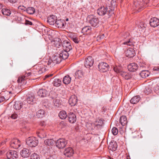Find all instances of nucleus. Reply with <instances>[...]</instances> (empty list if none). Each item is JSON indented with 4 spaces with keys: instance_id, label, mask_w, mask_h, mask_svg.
<instances>
[{
    "instance_id": "nucleus-48",
    "label": "nucleus",
    "mask_w": 159,
    "mask_h": 159,
    "mask_svg": "<svg viewBox=\"0 0 159 159\" xmlns=\"http://www.w3.org/2000/svg\"><path fill=\"white\" fill-rule=\"evenodd\" d=\"M71 39L75 43H78L80 41L79 39L77 37H76L74 36L71 37Z\"/></svg>"
},
{
    "instance_id": "nucleus-24",
    "label": "nucleus",
    "mask_w": 159,
    "mask_h": 159,
    "mask_svg": "<svg viewBox=\"0 0 159 159\" xmlns=\"http://www.w3.org/2000/svg\"><path fill=\"white\" fill-rule=\"evenodd\" d=\"M38 95L41 97H44L48 94L47 91L44 89H40L37 92Z\"/></svg>"
},
{
    "instance_id": "nucleus-46",
    "label": "nucleus",
    "mask_w": 159,
    "mask_h": 159,
    "mask_svg": "<svg viewBox=\"0 0 159 159\" xmlns=\"http://www.w3.org/2000/svg\"><path fill=\"white\" fill-rule=\"evenodd\" d=\"M111 132L114 135H116L118 134V129L116 127H113L111 130Z\"/></svg>"
},
{
    "instance_id": "nucleus-63",
    "label": "nucleus",
    "mask_w": 159,
    "mask_h": 159,
    "mask_svg": "<svg viewBox=\"0 0 159 159\" xmlns=\"http://www.w3.org/2000/svg\"><path fill=\"white\" fill-rule=\"evenodd\" d=\"M143 2L144 4H147L149 2L148 0H143Z\"/></svg>"
},
{
    "instance_id": "nucleus-31",
    "label": "nucleus",
    "mask_w": 159,
    "mask_h": 159,
    "mask_svg": "<svg viewBox=\"0 0 159 159\" xmlns=\"http://www.w3.org/2000/svg\"><path fill=\"white\" fill-rule=\"evenodd\" d=\"M127 122V118L125 116H122L120 118V123L122 126L125 125Z\"/></svg>"
},
{
    "instance_id": "nucleus-55",
    "label": "nucleus",
    "mask_w": 159,
    "mask_h": 159,
    "mask_svg": "<svg viewBox=\"0 0 159 159\" xmlns=\"http://www.w3.org/2000/svg\"><path fill=\"white\" fill-rule=\"evenodd\" d=\"M25 24L26 25H32V23L29 20H26L25 21Z\"/></svg>"
},
{
    "instance_id": "nucleus-7",
    "label": "nucleus",
    "mask_w": 159,
    "mask_h": 159,
    "mask_svg": "<svg viewBox=\"0 0 159 159\" xmlns=\"http://www.w3.org/2000/svg\"><path fill=\"white\" fill-rule=\"evenodd\" d=\"M94 61L91 56H88L86 58L84 61V66L86 68H89L93 66Z\"/></svg>"
},
{
    "instance_id": "nucleus-51",
    "label": "nucleus",
    "mask_w": 159,
    "mask_h": 159,
    "mask_svg": "<svg viewBox=\"0 0 159 159\" xmlns=\"http://www.w3.org/2000/svg\"><path fill=\"white\" fill-rule=\"evenodd\" d=\"M59 126L61 128H64L66 125V123L64 121H62L59 124Z\"/></svg>"
},
{
    "instance_id": "nucleus-10",
    "label": "nucleus",
    "mask_w": 159,
    "mask_h": 159,
    "mask_svg": "<svg viewBox=\"0 0 159 159\" xmlns=\"http://www.w3.org/2000/svg\"><path fill=\"white\" fill-rule=\"evenodd\" d=\"M8 159H16L18 157V155L16 151L11 150L8 152L7 154Z\"/></svg>"
},
{
    "instance_id": "nucleus-52",
    "label": "nucleus",
    "mask_w": 159,
    "mask_h": 159,
    "mask_svg": "<svg viewBox=\"0 0 159 159\" xmlns=\"http://www.w3.org/2000/svg\"><path fill=\"white\" fill-rule=\"evenodd\" d=\"M18 117V115L17 114L14 113L12 114L10 116L11 118L13 119H16Z\"/></svg>"
},
{
    "instance_id": "nucleus-35",
    "label": "nucleus",
    "mask_w": 159,
    "mask_h": 159,
    "mask_svg": "<svg viewBox=\"0 0 159 159\" xmlns=\"http://www.w3.org/2000/svg\"><path fill=\"white\" fill-rule=\"evenodd\" d=\"M59 116L62 119H66L68 116L67 113L65 111H61L59 114Z\"/></svg>"
},
{
    "instance_id": "nucleus-36",
    "label": "nucleus",
    "mask_w": 159,
    "mask_h": 159,
    "mask_svg": "<svg viewBox=\"0 0 159 159\" xmlns=\"http://www.w3.org/2000/svg\"><path fill=\"white\" fill-rule=\"evenodd\" d=\"M45 111L43 110H39L37 112L36 116L39 118H42L44 116Z\"/></svg>"
},
{
    "instance_id": "nucleus-59",
    "label": "nucleus",
    "mask_w": 159,
    "mask_h": 159,
    "mask_svg": "<svg viewBox=\"0 0 159 159\" xmlns=\"http://www.w3.org/2000/svg\"><path fill=\"white\" fill-rule=\"evenodd\" d=\"M115 2V0H112L111 2V4L112 6L116 5V4L114 3Z\"/></svg>"
},
{
    "instance_id": "nucleus-21",
    "label": "nucleus",
    "mask_w": 159,
    "mask_h": 159,
    "mask_svg": "<svg viewBox=\"0 0 159 159\" xmlns=\"http://www.w3.org/2000/svg\"><path fill=\"white\" fill-rule=\"evenodd\" d=\"M27 98L26 101L29 104H32L34 99V95L33 93L29 92L27 95Z\"/></svg>"
},
{
    "instance_id": "nucleus-58",
    "label": "nucleus",
    "mask_w": 159,
    "mask_h": 159,
    "mask_svg": "<svg viewBox=\"0 0 159 159\" xmlns=\"http://www.w3.org/2000/svg\"><path fill=\"white\" fill-rule=\"evenodd\" d=\"M154 71H159V66H156L154 67L153 69Z\"/></svg>"
},
{
    "instance_id": "nucleus-9",
    "label": "nucleus",
    "mask_w": 159,
    "mask_h": 159,
    "mask_svg": "<svg viewBox=\"0 0 159 159\" xmlns=\"http://www.w3.org/2000/svg\"><path fill=\"white\" fill-rule=\"evenodd\" d=\"M20 141L17 139H14L11 141L10 146L14 148L17 149L20 147Z\"/></svg>"
},
{
    "instance_id": "nucleus-64",
    "label": "nucleus",
    "mask_w": 159,
    "mask_h": 159,
    "mask_svg": "<svg viewBox=\"0 0 159 159\" xmlns=\"http://www.w3.org/2000/svg\"><path fill=\"white\" fill-rule=\"evenodd\" d=\"M40 125L41 126H44L45 125L44 122V121L41 122L40 123Z\"/></svg>"
},
{
    "instance_id": "nucleus-3",
    "label": "nucleus",
    "mask_w": 159,
    "mask_h": 159,
    "mask_svg": "<svg viewBox=\"0 0 159 159\" xmlns=\"http://www.w3.org/2000/svg\"><path fill=\"white\" fill-rule=\"evenodd\" d=\"M62 60L61 58L60 57L58 53L56 55L52 57L51 59L48 60V65H50V66H53L55 64L60 63Z\"/></svg>"
},
{
    "instance_id": "nucleus-12",
    "label": "nucleus",
    "mask_w": 159,
    "mask_h": 159,
    "mask_svg": "<svg viewBox=\"0 0 159 159\" xmlns=\"http://www.w3.org/2000/svg\"><path fill=\"white\" fill-rule=\"evenodd\" d=\"M63 50L69 52L72 49V47L70 42L68 41L65 40L62 44Z\"/></svg>"
},
{
    "instance_id": "nucleus-8",
    "label": "nucleus",
    "mask_w": 159,
    "mask_h": 159,
    "mask_svg": "<svg viewBox=\"0 0 159 159\" xmlns=\"http://www.w3.org/2000/svg\"><path fill=\"white\" fill-rule=\"evenodd\" d=\"M109 67V65L105 62L100 63L98 66L99 70L102 72H105L108 70Z\"/></svg>"
},
{
    "instance_id": "nucleus-45",
    "label": "nucleus",
    "mask_w": 159,
    "mask_h": 159,
    "mask_svg": "<svg viewBox=\"0 0 159 159\" xmlns=\"http://www.w3.org/2000/svg\"><path fill=\"white\" fill-rule=\"evenodd\" d=\"M30 159H40L39 156L36 153H34L30 156Z\"/></svg>"
},
{
    "instance_id": "nucleus-23",
    "label": "nucleus",
    "mask_w": 159,
    "mask_h": 159,
    "mask_svg": "<svg viewBox=\"0 0 159 159\" xmlns=\"http://www.w3.org/2000/svg\"><path fill=\"white\" fill-rule=\"evenodd\" d=\"M117 147V143L116 142H111L110 143L108 146V148L112 151L116 150Z\"/></svg>"
},
{
    "instance_id": "nucleus-62",
    "label": "nucleus",
    "mask_w": 159,
    "mask_h": 159,
    "mask_svg": "<svg viewBox=\"0 0 159 159\" xmlns=\"http://www.w3.org/2000/svg\"><path fill=\"white\" fill-rule=\"evenodd\" d=\"M52 75H53L52 74H49L47 75H46L45 76V79H46L47 78H48L50 77H51Z\"/></svg>"
},
{
    "instance_id": "nucleus-56",
    "label": "nucleus",
    "mask_w": 159,
    "mask_h": 159,
    "mask_svg": "<svg viewBox=\"0 0 159 159\" xmlns=\"http://www.w3.org/2000/svg\"><path fill=\"white\" fill-rule=\"evenodd\" d=\"M154 89L155 90L157 91L159 90V83L156 85Z\"/></svg>"
},
{
    "instance_id": "nucleus-6",
    "label": "nucleus",
    "mask_w": 159,
    "mask_h": 159,
    "mask_svg": "<svg viewBox=\"0 0 159 159\" xmlns=\"http://www.w3.org/2000/svg\"><path fill=\"white\" fill-rule=\"evenodd\" d=\"M67 143V141L65 139H58L56 142V145L59 149L63 148Z\"/></svg>"
},
{
    "instance_id": "nucleus-38",
    "label": "nucleus",
    "mask_w": 159,
    "mask_h": 159,
    "mask_svg": "<svg viewBox=\"0 0 159 159\" xmlns=\"http://www.w3.org/2000/svg\"><path fill=\"white\" fill-rule=\"evenodd\" d=\"M53 85L56 87L59 86L61 84V80L59 79H55L52 83Z\"/></svg>"
},
{
    "instance_id": "nucleus-61",
    "label": "nucleus",
    "mask_w": 159,
    "mask_h": 159,
    "mask_svg": "<svg viewBox=\"0 0 159 159\" xmlns=\"http://www.w3.org/2000/svg\"><path fill=\"white\" fill-rule=\"evenodd\" d=\"M8 1L12 3H15L16 2V0H8Z\"/></svg>"
},
{
    "instance_id": "nucleus-20",
    "label": "nucleus",
    "mask_w": 159,
    "mask_h": 159,
    "mask_svg": "<svg viewBox=\"0 0 159 159\" xmlns=\"http://www.w3.org/2000/svg\"><path fill=\"white\" fill-rule=\"evenodd\" d=\"M77 102V97L75 95L71 96L69 100V102L71 106H74Z\"/></svg>"
},
{
    "instance_id": "nucleus-15",
    "label": "nucleus",
    "mask_w": 159,
    "mask_h": 159,
    "mask_svg": "<svg viewBox=\"0 0 159 159\" xmlns=\"http://www.w3.org/2000/svg\"><path fill=\"white\" fill-rule=\"evenodd\" d=\"M57 20V17L54 15H51L48 17L47 22L50 25H54Z\"/></svg>"
},
{
    "instance_id": "nucleus-41",
    "label": "nucleus",
    "mask_w": 159,
    "mask_h": 159,
    "mask_svg": "<svg viewBox=\"0 0 159 159\" xmlns=\"http://www.w3.org/2000/svg\"><path fill=\"white\" fill-rule=\"evenodd\" d=\"M54 45L57 48H59L61 45V39L57 38L55 41Z\"/></svg>"
},
{
    "instance_id": "nucleus-27",
    "label": "nucleus",
    "mask_w": 159,
    "mask_h": 159,
    "mask_svg": "<svg viewBox=\"0 0 159 159\" xmlns=\"http://www.w3.org/2000/svg\"><path fill=\"white\" fill-rule=\"evenodd\" d=\"M37 134L38 137L41 139L43 138L46 136V134L44 130L41 129L39 132H37Z\"/></svg>"
},
{
    "instance_id": "nucleus-37",
    "label": "nucleus",
    "mask_w": 159,
    "mask_h": 159,
    "mask_svg": "<svg viewBox=\"0 0 159 159\" xmlns=\"http://www.w3.org/2000/svg\"><path fill=\"white\" fill-rule=\"evenodd\" d=\"M44 143L47 145H52L54 144V141L52 139H47L44 141Z\"/></svg>"
},
{
    "instance_id": "nucleus-50",
    "label": "nucleus",
    "mask_w": 159,
    "mask_h": 159,
    "mask_svg": "<svg viewBox=\"0 0 159 159\" xmlns=\"http://www.w3.org/2000/svg\"><path fill=\"white\" fill-rule=\"evenodd\" d=\"M105 36L104 34H103L101 35H99L97 37V41H99L100 40L103 39L104 38Z\"/></svg>"
},
{
    "instance_id": "nucleus-47",
    "label": "nucleus",
    "mask_w": 159,
    "mask_h": 159,
    "mask_svg": "<svg viewBox=\"0 0 159 159\" xmlns=\"http://www.w3.org/2000/svg\"><path fill=\"white\" fill-rule=\"evenodd\" d=\"M25 76H23L21 77H19L17 80L18 83H20L23 81H24L25 80Z\"/></svg>"
},
{
    "instance_id": "nucleus-16",
    "label": "nucleus",
    "mask_w": 159,
    "mask_h": 159,
    "mask_svg": "<svg viewBox=\"0 0 159 159\" xmlns=\"http://www.w3.org/2000/svg\"><path fill=\"white\" fill-rule=\"evenodd\" d=\"M138 65L135 63H130L128 66V69L130 71H135L138 69Z\"/></svg>"
},
{
    "instance_id": "nucleus-43",
    "label": "nucleus",
    "mask_w": 159,
    "mask_h": 159,
    "mask_svg": "<svg viewBox=\"0 0 159 159\" xmlns=\"http://www.w3.org/2000/svg\"><path fill=\"white\" fill-rule=\"evenodd\" d=\"M121 75L126 80H128L131 78V76L128 73L123 71L121 73Z\"/></svg>"
},
{
    "instance_id": "nucleus-30",
    "label": "nucleus",
    "mask_w": 159,
    "mask_h": 159,
    "mask_svg": "<svg viewBox=\"0 0 159 159\" xmlns=\"http://www.w3.org/2000/svg\"><path fill=\"white\" fill-rule=\"evenodd\" d=\"M71 77L68 75H66L63 78V82L65 84H69L71 81Z\"/></svg>"
},
{
    "instance_id": "nucleus-14",
    "label": "nucleus",
    "mask_w": 159,
    "mask_h": 159,
    "mask_svg": "<svg viewBox=\"0 0 159 159\" xmlns=\"http://www.w3.org/2000/svg\"><path fill=\"white\" fill-rule=\"evenodd\" d=\"M149 23L152 27H156L159 25V20L157 18L153 17L150 19Z\"/></svg>"
},
{
    "instance_id": "nucleus-25",
    "label": "nucleus",
    "mask_w": 159,
    "mask_h": 159,
    "mask_svg": "<svg viewBox=\"0 0 159 159\" xmlns=\"http://www.w3.org/2000/svg\"><path fill=\"white\" fill-rule=\"evenodd\" d=\"M91 29L90 26H86L82 29L81 32L84 34H88L91 33Z\"/></svg>"
},
{
    "instance_id": "nucleus-13",
    "label": "nucleus",
    "mask_w": 159,
    "mask_h": 159,
    "mask_svg": "<svg viewBox=\"0 0 159 159\" xmlns=\"http://www.w3.org/2000/svg\"><path fill=\"white\" fill-rule=\"evenodd\" d=\"M69 52L68 51L63 49L62 50L60 51L58 54L60 56V57L62 59L65 60L68 58L69 56Z\"/></svg>"
},
{
    "instance_id": "nucleus-22",
    "label": "nucleus",
    "mask_w": 159,
    "mask_h": 159,
    "mask_svg": "<svg viewBox=\"0 0 159 159\" xmlns=\"http://www.w3.org/2000/svg\"><path fill=\"white\" fill-rule=\"evenodd\" d=\"M84 74L85 73L82 70H78L75 73V78L82 79L84 77Z\"/></svg>"
},
{
    "instance_id": "nucleus-32",
    "label": "nucleus",
    "mask_w": 159,
    "mask_h": 159,
    "mask_svg": "<svg viewBox=\"0 0 159 159\" xmlns=\"http://www.w3.org/2000/svg\"><path fill=\"white\" fill-rule=\"evenodd\" d=\"M149 74V72L146 70H142L140 73V76L143 78H145L148 77Z\"/></svg>"
},
{
    "instance_id": "nucleus-34",
    "label": "nucleus",
    "mask_w": 159,
    "mask_h": 159,
    "mask_svg": "<svg viewBox=\"0 0 159 159\" xmlns=\"http://www.w3.org/2000/svg\"><path fill=\"white\" fill-rule=\"evenodd\" d=\"M147 26L146 24L144 23L143 22H140L139 25H138V26L139 30L143 31V30L145 29Z\"/></svg>"
},
{
    "instance_id": "nucleus-54",
    "label": "nucleus",
    "mask_w": 159,
    "mask_h": 159,
    "mask_svg": "<svg viewBox=\"0 0 159 159\" xmlns=\"http://www.w3.org/2000/svg\"><path fill=\"white\" fill-rule=\"evenodd\" d=\"M18 8L20 9H21V10H23L24 11H26V8L24 6H19L18 7Z\"/></svg>"
},
{
    "instance_id": "nucleus-49",
    "label": "nucleus",
    "mask_w": 159,
    "mask_h": 159,
    "mask_svg": "<svg viewBox=\"0 0 159 159\" xmlns=\"http://www.w3.org/2000/svg\"><path fill=\"white\" fill-rule=\"evenodd\" d=\"M95 124H100V125H102L103 124V120L102 119L98 120L96 121Z\"/></svg>"
},
{
    "instance_id": "nucleus-29",
    "label": "nucleus",
    "mask_w": 159,
    "mask_h": 159,
    "mask_svg": "<svg viewBox=\"0 0 159 159\" xmlns=\"http://www.w3.org/2000/svg\"><path fill=\"white\" fill-rule=\"evenodd\" d=\"M22 103L21 102L19 101H17L15 102L14 105V108L16 110H19L22 107Z\"/></svg>"
},
{
    "instance_id": "nucleus-26",
    "label": "nucleus",
    "mask_w": 159,
    "mask_h": 159,
    "mask_svg": "<svg viewBox=\"0 0 159 159\" xmlns=\"http://www.w3.org/2000/svg\"><path fill=\"white\" fill-rule=\"evenodd\" d=\"M140 99V97L139 96H134L131 99L130 102L132 104H135L139 102Z\"/></svg>"
},
{
    "instance_id": "nucleus-4",
    "label": "nucleus",
    "mask_w": 159,
    "mask_h": 159,
    "mask_svg": "<svg viewBox=\"0 0 159 159\" xmlns=\"http://www.w3.org/2000/svg\"><path fill=\"white\" fill-rule=\"evenodd\" d=\"M26 143L31 147H36L38 143V141L35 137H32L28 138L26 140Z\"/></svg>"
},
{
    "instance_id": "nucleus-1",
    "label": "nucleus",
    "mask_w": 159,
    "mask_h": 159,
    "mask_svg": "<svg viewBox=\"0 0 159 159\" xmlns=\"http://www.w3.org/2000/svg\"><path fill=\"white\" fill-rule=\"evenodd\" d=\"M97 13L99 16H105L107 18H109L114 14V12L112 7L108 9L107 6H103L98 9Z\"/></svg>"
},
{
    "instance_id": "nucleus-44",
    "label": "nucleus",
    "mask_w": 159,
    "mask_h": 159,
    "mask_svg": "<svg viewBox=\"0 0 159 159\" xmlns=\"http://www.w3.org/2000/svg\"><path fill=\"white\" fill-rule=\"evenodd\" d=\"M152 91L151 87L149 86L146 87L145 89L144 90V92L147 94H149Z\"/></svg>"
},
{
    "instance_id": "nucleus-17",
    "label": "nucleus",
    "mask_w": 159,
    "mask_h": 159,
    "mask_svg": "<svg viewBox=\"0 0 159 159\" xmlns=\"http://www.w3.org/2000/svg\"><path fill=\"white\" fill-rule=\"evenodd\" d=\"M134 50L132 48H129L125 52V55L129 58L133 57L135 55Z\"/></svg>"
},
{
    "instance_id": "nucleus-40",
    "label": "nucleus",
    "mask_w": 159,
    "mask_h": 159,
    "mask_svg": "<svg viewBox=\"0 0 159 159\" xmlns=\"http://www.w3.org/2000/svg\"><path fill=\"white\" fill-rule=\"evenodd\" d=\"M2 13L3 15L9 16L11 14V12L7 9H3L2 10Z\"/></svg>"
},
{
    "instance_id": "nucleus-57",
    "label": "nucleus",
    "mask_w": 159,
    "mask_h": 159,
    "mask_svg": "<svg viewBox=\"0 0 159 159\" xmlns=\"http://www.w3.org/2000/svg\"><path fill=\"white\" fill-rule=\"evenodd\" d=\"M20 15V14L17 12L16 11H15V16L18 17L19 15Z\"/></svg>"
},
{
    "instance_id": "nucleus-60",
    "label": "nucleus",
    "mask_w": 159,
    "mask_h": 159,
    "mask_svg": "<svg viewBox=\"0 0 159 159\" xmlns=\"http://www.w3.org/2000/svg\"><path fill=\"white\" fill-rule=\"evenodd\" d=\"M5 100V99L3 97H0V103L4 101Z\"/></svg>"
},
{
    "instance_id": "nucleus-2",
    "label": "nucleus",
    "mask_w": 159,
    "mask_h": 159,
    "mask_svg": "<svg viewBox=\"0 0 159 159\" xmlns=\"http://www.w3.org/2000/svg\"><path fill=\"white\" fill-rule=\"evenodd\" d=\"M87 19L92 26L94 27H98L99 20L96 16L92 15H89L87 17Z\"/></svg>"
},
{
    "instance_id": "nucleus-18",
    "label": "nucleus",
    "mask_w": 159,
    "mask_h": 159,
    "mask_svg": "<svg viewBox=\"0 0 159 159\" xmlns=\"http://www.w3.org/2000/svg\"><path fill=\"white\" fill-rule=\"evenodd\" d=\"M68 118L69 122L71 123H73L76 121V116L73 112H70L68 114Z\"/></svg>"
},
{
    "instance_id": "nucleus-33",
    "label": "nucleus",
    "mask_w": 159,
    "mask_h": 159,
    "mask_svg": "<svg viewBox=\"0 0 159 159\" xmlns=\"http://www.w3.org/2000/svg\"><path fill=\"white\" fill-rule=\"evenodd\" d=\"M113 70L115 72L117 73L120 74L121 75L122 72H123L121 67L120 66H116L113 67Z\"/></svg>"
},
{
    "instance_id": "nucleus-19",
    "label": "nucleus",
    "mask_w": 159,
    "mask_h": 159,
    "mask_svg": "<svg viewBox=\"0 0 159 159\" xmlns=\"http://www.w3.org/2000/svg\"><path fill=\"white\" fill-rule=\"evenodd\" d=\"M20 153L22 157L24 158L29 157L30 154L29 150L26 148H24L22 150Z\"/></svg>"
},
{
    "instance_id": "nucleus-42",
    "label": "nucleus",
    "mask_w": 159,
    "mask_h": 159,
    "mask_svg": "<svg viewBox=\"0 0 159 159\" xmlns=\"http://www.w3.org/2000/svg\"><path fill=\"white\" fill-rule=\"evenodd\" d=\"M26 11L30 14H33L35 12V9L33 7H29L26 9Z\"/></svg>"
},
{
    "instance_id": "nucleus-28",
    "label": "nucleus",
    "mask_w": 159,
    "mask_h": 159,
    "mask_svg": "<svg viewBox=\"0 0 159 159\" xmlns=\"http://www.w3.org/2000/svg\"><path fill=\"white\" fill-rule=\"evenodd\" d=\"M65 21H61V20H57L55 24L56 26L59 28H63L64 26Z\"/></svg>"
},
{
    "instance_id": "nucleus-5",
    "label": "nucleus",
    "mask_w": 159,
    "mask_h": 159,
    "mask_svg": "<svg viewBox=\"0 0 159 159\" xmlns=\"http://www.w3.org/2000/svg\"><path fill=\"white\" fill-rule=\"evenodd\" d=\"M124 38L125 39L124 42L122 43L123 44L130 46L134 45L135 42L133 41V39H130V36L129 33H127L124 36Z\"/></svg>"
},
{
    "instance_id": "nucleus-39",
    "label": "nucleus",
    "mask_w": 159,
    "mask_h": 159,
    "mask_svg": "<svg viewBox=\"0 0 159 159\" xmlns=\"http://www.w3.org/2000/svg\"><path fill=\"white\" fill-rule=\"evenodd\" d=\"M53 103L54 105L56 108H59L61 106V102L59 99H55L53 101Z\"/></svg>"
},
{
    "instance_id": "nucleus-11",
    "label": "nucleus",
    "mask_w": 159,
    "mask_h": 159,
    "mask_svg": "<svg viewBox=\"0 0 159 159\" xmlns=\"http://www.w3.org/2000/svg\"><path fill=\"white\" fill-rule=\"evenodd\" d=\"M74 153V152L73 149L70 147L66 148L63 152L64 154L67 157H70L72 156Z\"/></svg>"
},
{
    "instance_id": "nucleus-53",
    "label": "nucleus",
    "mask_w": 159,
    "mask_h": 159,
    "mask_svg": "<svg viewBox=\"0 0 159 159\" xmlns=\"http://www.w3.org/2000/svg\"><path fill=\"white\" fill-rule=\"evenodd\" d=\"M102 125H100V124H95V128L96 129H98L100 128L102 126Z\"/></svg>"
}]
</instances>
